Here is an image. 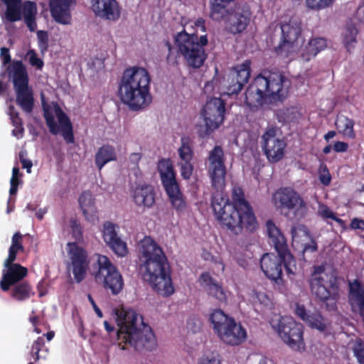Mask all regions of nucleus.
<instances>
[{"label":"nucleus","mask_w":364,"mask_h":364,"mask_svg":"<svg viewBox=\"0 0 364 364\" xmlns=\"http://www.w3.org/2000/svg\"><path fill=\"white\" fill-rule=\"evenodd\" d=\"M211 205L221 228L230 233L237 235L243 231L252 233L257 230L259 225L253 208L242 187H232L230 201L224 192L213 195Z\"/></svg>","instance_id":"obj_1"},{"label":"nucleus","mask_w":364,"mask_h":364,"mask_svg":"<svg viewBox=\"0 0 364 364\" xmlns=\"http://www.w3.org/2000/svg\"><path fill=\"white\" fill-rule=\"evenodd\" d=\"M118 330L107 321L104 326L107 333H116L117 344L122 350L134 349L139 353L152 351L157 347V341L152 328L146 324L141 316L133 310H122L117 315Z\"/></svg>","instance_id":"obj_2"},{"label":"nucleus","mask_w":364,"mask_h":364,"mask_svg":"<svg viewBox=\"0 0 364 364\" xmlns=\"http://www.w3.org/2000/svg\"><path fill=\"white\" fill-rule=\"evenodd\" d=\"M144 279L152 289L163 296H169L174 292L171 271L162 249L149 237H145L140 243Z\"/></svg>","instance_id":"obj_3"},{"label":"nucleus","mask_w":364,"mask_h":364,"mask_svg":"<svg viewBox=\"0 0 364 364\" xmlns=\"http://www.w3.org/2000/svg\"><path fill=\"white\" fill-rule=\"evenodd\" d=\"M289 85V80L279 71L263 70L246 90V105L252 109L283 102L288 95Z\"/></svg>","instance_id":"obj_4"},{"label":"nucleus","mask_w":364,"mask_h":364,"mask_svg":"<svg viewBox=\"0 0 364 364\" xmlns=\"http://www.w3.org/2000/svg\"><path fill=\"white\" fill-rule=\"evenodd\" d=\"M151 76L148 70L139 66L126 68L119 80L118 95L121 101L131 109L146 107L151 100Z\"/></svg>","instance_id":"obj_5"},{"label":"nucleus","mask_w":364,"mask_h":364,"mask_svg":"<svg viewBox=\"0 0 364 364\" xmlns=\"http://www.w3.org/2000/svg\"><path fill=\"white\" fill-rule=\"evenodd\" d=\"M269 243L274 246L278 256L273 253H265L260 259V267L265 276L277 284L282 281V268L289 269L294 262L287 240L274 223L269 220L266 223Z\"/></svg>","instance_id":"obj_6"},{"label":"nucleus","mask_w":364,"mask_h":364,"mask_svg":"<svg viewBox=\"0 0 364 364\" xmlns=\"http://www.w3.org/2000/svg\"><path fill=\"white\" fill-rule=\"evenodd\" d=\"M174 41L178 50L173 47L168 40L164 41L168 49L166 60L169 65H177L181 55L188 65L191 68H199L203 65L207 58L204 48L208 43L207 35H203L199 38L197 34H188L183 30L175 36Z\"/></svg>","instance_id":"obj_7"},{"label":"nucleus","mask_w":364,"mask_h":364,"mask_svg":"<svg viewBox=\"0 0 364 364\" xmlns=\"http://www.w3.org/2000/svg\"><path fill=\"white\" fill-rule=\"evenodd\" d=\"M309 284L312 294L326 304V309L328 311L336 309L339 287L338 277L334 274L326 272L322 265L314 266Z\"/></svg>","instance_id":"obj_8"},{"label":"nucleus","mask_w":364,"mask_h":364,"mask_svg":"<svg viewBox=\"0 0 364 364\" xmlns=\"http://www.w3.org/2000/svg\"><path fill=\"white\" fill-rule=\"evenodd\" d=\"M6 71L12 80L16 103L25 113H31L34 107L33 90L29 85V77L25 65L21 60H14L6 68Z\"/></svg>","instance_id":"obj_9"},{"label":"nucleus","mask_w":364,"mask_h":364,"mask_svg":"<svg viewBox=\"0 0 364 364\" xmlns=\"http://www.w3.org/2000/svg\"><path fill=\"white\" fill-rule=\"evenodd\" d=\"M273 200L277 208L289 218L299 220L306 213L307 206L304 198L291 188L278 189L273 196Z\"/></svg>","instance_id":"obj_10"},{"label":"nucleus","mask_w":364,"mask_h":364,"mask_svg":"<svg viewBox=\"0 0 364 364\" xmlns=\"http://www.w3.org/2000/svg\"><path fill=\"white\" fill-rule=\"evenodd\" d=\"M161 183L168 197L172 207L180 213L185 210L186 202L176 180V173L169 159H161L157 165Z\"/></svg>","instance_id":"obj_11"},{"label":"nucleus","mask_w":364,"mask_h":364,"mask_svg":"<svg viewBox=\"0 0 364 364\" xmlns=\"http://www.w3.org/2000/svg\"><path fill=\"white\" fill-rule=\"evenodd\" d=\"M271 326L290 348L299 352L305 350L304 326L292 317L280 316L277 320L272 319Z\"/></svg>","instance_id":"obj_12"},{"label":"nucleus","mask_w":364,"mask_h":364,"mask_svg":"<svg viewBox=\"0 0 364 364\" xmlns=\"http://www.w3.org/2000/svg\"><path fill=\"white\" fill-rule=\"evenodd\" d=\"M97 270L94 276L96 282L110 291L112 295L119 294L124 287V279L117 267L105 255H97Z\"/></svg>","instance_id":"obj_13"},{"label":"nucleus","mask_w":364,"mask_h":364,"mask_svg":"<svg viewBox=\"0 0 364 364\" xmlns=\"http://www.w3.org/2000/svg\"><path fill=\"white\" fill-rule=\"evenodd\" d=\"M282 37L275 50L278 54L295 52L304 42L302 24L299 17L292 16L288 21L282 22L280 25Z\"/></svg>","instance_id":"obj_14"},{"label":"nucleus","mask_w":364,"mask_h":364,"mask_svg":"<svg viewBox=\"0 0 364 364\" xmlns=\"http://www.w3.org/2000/svg\"><path fill=\"white\" fill-rule=\"evenodd\" d=\"M225 154L221 146L216 145L209 152L208 174L210 179L212 196L224 192L225 188L226 167Z\"/></svg>","instance_id":"obj_15"},{"label":"nucleus","mask_w":364,"mask_h":364,"mask_svg":"<svg viewBox=\"0 0 364 364\" xmlns=\"http://www.w3.org/2000/svg\"><path fill=\"white\" fill-rule=\"evenodd\" d=\"M68 257V270L71 272L77 283L82 282L90 267V259L87 251L76 242H69L66 245Z\"/></svg>","instance_id":"obj_16"},{"label":"nucleus","mask_w":364,"mask_h":364,"mask_svg":"<svg viewBox=\"0 0 364 364\" xmlns=\"http://www.w3.org/2000/svg\"><path fill=\"white\" fill-rule=\"evenodd\" d=\"M43 117L46 120V125L49 129V132L57 135L61 128V135L67 144H73L75 142V136L73 133V124L68 116L62 110L58 105L54 107V111L58 118V125L55 121V118L50 107L48 105H43Z\"/></svg>","instance_id":"obj_17"},{"label":"nucleus","mask_w":364,"mask_h":364,"mask_svg":"<svg viewBox=\"0 0 364 364\" xmlns=\"http://www.w3.org/2000/svg\"><path fill=\"white\" fill-rule=\"evenodd\" d=\"M225 102L220 97H211L208 100L202 109L205 125L204 134L202 137L209 136L215 129L220 127L225 119Z\"/></svg>","instance_id":"obj_18"},{"label":"nucleus","mask_w":364,"mask_h":364,"mask_svg":"<svg viewBox=\"0 0 364 364\" xmlns=\"http://www.w3.org/2000/svg\"><path fill=\"white\" fill-rule=\"evenodd\" d=\"M277 129L274 127L267 128L262 136L261 146L268 161L274 164L284 156L286 142L277 136Z\"/></svg>","instance_id":"obj_19"},{"label":"nucleus","mask_w":364,"mask_h":364,"mask_svg":"<svg viewBox=\"0 0 364 364\" xmlns=\"http://www.w3.org/2000/svg\"><path fill=\"white\" fill-rule=\"evenodd\" d=\"M251 73V61L245 60L242 64L235 67L228 76L226 93L228 95H236L242 90L248 82Z\"/></svg>","instance_id":"obj_20"},{"label":"nucleus","mask_w":364,"mask_h":364,"mask_svg":"<svg viewBox=\"0 0 364 364\" xmlns=\"http://www.w3.org/2000/svg\"><path fill=\"white\" fill-rule=\"evenodd\" d=\"M250 17L251 12L248 6H236L225 22L226 28L232 33H240L246 29Z\"/></svg>","instance_id":"obj_21"},{"label":"nucleus","mask_w":364,"mask_h":364,"mask_svg":"<svg viewBox=\"0 0 364 364\" xmlns=\"http://www.w3.org/2000/svg\"><path fill=\"white\" fill-rule=\"evenodd\" d=\"M4 266L5 269L2 272L0 287L3 291H8L12 285L23 281L28 274V269L20 264Z\"/></svg>","instance_id":"obj_22"},{"label":"nucleus","mask_w":364,"mask_h":364,"mask_svg":"<svg viewBox=\"0 0 364 364\" xmlns=\"http://www.w3.org/2000/svg\"><path fill=\"white\" fill-rule=\"evenodd\" d=\"M132 197L134 204L144 210L152 208L156 201V192L151 185L138 184L132 191Z\"/></svg>","instance_id":"obj_23"},{"label":"nucleus","mask_w":364,"mask_h":364,"mask_svg":"<svg viewBox=\"0 0 364 364\" xmlns=\"http://www.w3.org/2000/svg\"><path fill=\"white\" fill-rule=\"evenodd\" d=\"M75 0H50V14L55 22L68 25L71 23V6Z\"/></svg>","instance_id":"obj_24"},{"label":"nucleus","mask_w":364,"mask_h":364,"mask_svg":"<svg viewBox=\"0 0 364 364\" xmlns=\"http://www.w3.org/2000/svg\"><path fill=\"white\" fill-rule=\"evenodd\" d=\"M92 9L96 15L109 21H117L120 8L116 0H92Z\"/></svg>","instance_id":"obj_25"},{"label":"nucleus","mask_w":364,"mask_h":364,"mask_svg":"<svg viewBox=\"0 0 364 364\" xmlns=\"http://www.w3.org/2000/svg\"><path fill=\"white\" fill-rule=\"evenodd\" d=\"M220 339L230 346H238L247 338V332L240 323H237L235 320H231L227 324L226 328L219 336Z\"/></svg>","instance_id":"obj_26"},{"label":"nucleus","mask_w":364,"mask_h":364,"mask_svg":"<svg viewBox=\"0 0 364 364\" xmlns=\"http://www.w3.org/2000/svg\"><path fill=\"white\" fill-rule=\"evenodd\" d=\"M198 282L200 285L209 296L221 302H225L227 301V294L223 286L218 283L209 272H203L200 275Z\"/></svg>","instance_id":"obj_27"},{"label":"nucleus","mask_w":364,"mask_h":364,"mask_svg":"<svg viewBox=\"0 0 364 364\" xmlns=\"http://www.w3.org/2000/svg\"><path fill=\"white\" fill-rule=\"evenodd\" d=\"M295 314L311 328L318 329L320 331L326 330V321L319 312H308L304 305L296 304Z\"/></svg>","instance_id":"obj_28"},{"label":"nucleus","mask_w":364,"mask_h":364,"mask_svg":"<svg viewBox=\"0 0 364 364\" xmlns=\"http://www.w3.org/2000/svg\"><path fill=\"white\" fill-rule=\"evenodd\" d=\"M78 201L85 219L90 223L97 221V212L92 194L90 191H84L79 197Z\"/></svg>","instance_id":"obj_29"},{"label":"nucleus","mask_w":364,"mask_h":364,"mask_svg":"<svg viewBox=\"0 0 364 364\" xmlns=\"http://www.w3.org/2000/svg\"><path fill=\"white\" fill-rule=\"evenodd\" d=\"M327 46L326 40L323 38H314L305 46L301 53V58L304 61L314 58L319 52Z\"/></svg>","instance_id":"obj_30"},{"label":"nucleus","mask_w":364,"mask_h":364,"mask_svg":"<svg viewBox=\"0 0 364 364\" xmlns=\"http://www.w3.org/2000/svg\"><path fill=\"white\" fill-rule=\"evenodd\" d=\"M233 319L232 317L229 316L220 309L214 310L209 316V321L213 325V330L218 337L226 328L227 324Z\"/></svg>","instance_id":"obj_31"},{"label":"nucleus","mask_w":364,"mask_h":364,"mask_svg":"<svg viewBox=\"0 0 364 364\" xmlns=\"http://www.w3.org/2000/svg\"><path fill=\"white\" fill-rule=\"evenodd\" d=\"M10 289L11 296L18 301H26L35 294L31 285L27 281H22L12 285Z\"/></svg>","instance_id":"obj_32"},{"label":"nucleus","mask_w":364,"mask_h":364,"mask_svg":"<svg viewBox=\"0 0 364 364\" xmlns=\"http://www.w3.org/2000/svg\"><path fill=\"white\" fill-rule=\"evenodd\" d=\"M115 160H117L115 149L109 144L102 146L95 154V164L100 171L106 164Z\"/></svg>","instance_id":"obj_33"},{"label":"nucleus","mask_w":364,"mask_h":364,"mask_svg":"<svg viewBox=\"0 0 364 364\" xmlns=\"http://www.w3.org/2000/svg\"><path fill=\"white\" fill-rule=\"evenodd\" d=\"M21 7L26 26L31 31H35L37 28L36 22V16L37 14L36 4L34 1H26Z\"/></svg>","instance_id":"obj_34"},{"label":"nucleus","mask_w":364,"mask_h":364,"mask_svg":"<svg viewBox=\"0 0 364 364\" xmlns=\"http://www.w3.org/2000/svg\"><path fill=\"white\" fill-rule=\"evenodd\" d=\"M358 33V30L357 29L355 24L352 22H348L346 23L343 42V44L348 52H350L351 49L355 48V46L357 43V35Z\"/></svg>","instance_id":"obj_35"},{"label":"nucleus","mask_w":364,"mask_h":364,"mask_svg":"<svg viewBox=\"0 0 364 364\" xmlns=\"http://www.w3.org/2000/svg\"><path fill=\"white\" fill-rule=\"evenodd\" d=\"M6 9L5 18L9 22H16L21 18V0H13L5 3Z\"/></svg>","instance_id":"obj_36"},{"label":"nucleus","mask_w":364,"mask_h":364,"mask_svg":"<svg viewBox=\"0 0 364 364\" xmlns=\"http://www.w3.org/2000/svg\"><path fill=\"white\" fill-rule=\"evenodd\" d=\"M335 124L338 132L350 139L355 138L354 121L353 119L346 116H340L337 117Z\"/></svg>","instance_id":"obj_37"},{"label":"nucleus","mask_w":364,"mask_h":364,"mask_svg":"<svg viewBox=\"0 0 364 364\" xmlns=\"http://www.w3.org/2000/svg\"><path fill=\"white\" fill-rule=\"evenodd\" d=\"M33 358V362L36 363L40 359H46L48 354V349L45 347V341L43 336H39L33 341L30 352Z\"/></svg>","instance_id":"obj_38"},{"label":"nucleus","mask_w":364,"mask_h":364,"mask_svg":"<svg viewBox=\"0 0 364 364\" xmlns=\"http://www.w3.org/2000/svg\"><path fill=\"white\" fill-rule=\"evenodd\" d=\"M181 141V146L178 149L181 161H191L193 157V151L190 138L188 136H182Z\"/></svg>","instance_id":"obj_39"},{"label":"nucleus","mask_w":364,"mask_h":364,"mask_svg":"<svg viewBox=\"0 0 364 364\" xmlns=\"http://www.w3.org/2000/svg\"><path fill=\"white\" fill-rule=\"evenodd\" d=\"M119 257H125L128 253L127 243L118 237L106 244Z\"/></svg>","instance_id":"obj_40"},{"label":"nucleus","mask_w":364,"mask_h":364,"mask_svg":"<svg viewBox=\"0 0 364 364\" xmlns=\"http://www.w3.org/2000/svg\"><path fill=\"white\" fill-rule=\"evenodd\" d=\"M117 228L118 227L115 224L109 221H107L104 223L102 237L106 244L119 237L117 231Z\"/></svg>","instance_id":"obj_41"},{"label":"nucleus","mask_w":364,"mask_h":364,"mask_svg":"<svg viewBox=\"0 0 364 364\" xmlns=\"http://www.w3.org/2000/svg\"><path fill=\"white\" fill-rule=\"evenodd\" d=\"M203 92L208 95L215 93H220V80L214 77L211 80L208 81L203 87Z\"/></svg>","instance_id":"obj_42"},{"label":"nucleus","mask_w":364,"mask_h":364,"mask_svg":"<svg viewBox=\"0 0 364 364\" xmlns=\"http://www.w3.org/2000/svg\"><path fill=\"white\" fill-rule=\"evenodd\" d=\"M70 227L72 230L73 237L77 241L82 240L83 230L80 223L75 218L70 219Z\"/></svg>","instance_id":"obj_43"},{"label":"nucleus","mask_w":364,"mask_h":364,"mask_svg":"<svg viewBox=\"0 0 364 364\" xmlns=\"http://www.w3.org/2000/svg\"><path fill=\"white\" fill-rule=\"evenodd\" d=\"M318 178H319L320 182L323 186H328L331 183V174L327 168V166L323 163H321L319 166Z\"/></svg>","instance_id":"obj_44"},{"label":"nucleus","mask_w":364,"mask_h":364,"mask_svg":"<svg viewBox=\"0 0 364 364\" xmlns=\"http://www.w3.org/2000/svg\"><path fill=\"white\" fill-rule=\"evenodd\" d=\"M38 48L42 53H46L48 49V33L45 31L37 32Z\"/></svg>","instance_id":"obj_45"},{"label":"nucleus","mask_w":364,"mask_h":364,"mask_svg":"<svg viewBox=\"0 0 364 364\" xmlns=\"http://www.w3.org/2000/svg\"><path fill=\"white\" fill-rule=\"evenodd\" d=\"M335 0H306L309 8L312 9H322L333 4Z\"/></svg>","instance_id":"obj_46"},{"label":"nucleus","mask_w":364,"mask_h":364,"mask_svg":"<svg viewBox=\"0 0 364 364\" xmlns=\"http://www.w3.org/2000/svg\"><path fill=\"white\" fill-rule=\"evenodd\" d=\"M181 175L184 179H189L193 174V165L191 161H180Z\"/></svg>","instance_id":"obj_47"},{"label":"nucleus","mask_w":364,"mask_h":364,"mask_svg":"<svg viewBox=\"0 0 364 364\" xmlns=\"http://www.w3.org/2000/svg\"><path fill=\"white\" fill-rule=\"evenodd\" d=\"M10 119L11 120V123L13 126H18L23 125V122L21 118L19 116V113L16 110L14 105H10L9 107V112H8Z\"/></svg>","instance_id":"obj_48"},{"label":"nucleus","mask_w":364,"mask_h":364,"mask_svg":"<svg viewBox=\"0 0 364 364\" xmlns=\"http://www.w3.org/2000/svg\"><path fill=\"white\" fill-rule=\"evenodd\" d=\"M28 55L29 56V63L36 67L37 69L41 70L43 67V61L38 58L36 53L33 50H30L28 52Z\"/></svg>","instance_id":"obj_49"},{"label":"nucleus","mask_w":364,"mask_h":364,"mask_svg":"<svg viewBox=\"0 0 364 364\" xmlns=\"http://www.w3.org/2000/svg\"><path fill=\"white\" fill-rule=\"evenodd\" d=\"M22 235L19 232H16L14 234L11 238V248L18 250L20 252L24 251V247L22 245Z\"/></svg>","instance_id":"obj_50"},{"label":"nucleus","mask_w":364,"mask_h":364,"mask_svg":"<svg viewBox=\"0 0 364 364\" xmlns=\"http://www.w3.org/2000/svg\"><path fill=\"white\" fill-rule=\"evenodd\" d=\"M354 353L358 362L360 364H364V343L360 339L356 342Z\"/></svg>","instance_id":"obj_51"},{"label":"nucleus","mask_w":364,"mask_h":364,"mask_svg":"<svg viewBox=\"0 0 364 364\" xmlns=\"http://www.w3.org/2000/svg\"><path fill=\"white\" fill-rule=\"evenodd\" d=\"M26 152L21 151L19 153V159L22 165V168H26V171L28 173H31V169L33 166L32 161L26 158Z\"/></svg>","instance_id":"obj_52"},{"label":"nucleus","mask_w":364,"mask_h":364,"mask_svg":"<svg viewBox=\"0 0 364 364\" xmlns=\"http://www.w3.org/2000/svg\"><path fill=\"white\" fill-rule=\"evenodd\" d=\"M20 252L18 250H15L9 247L8 257L5 259L4 264L9 265L15 264L14 262L16 259L17 253Z\"/></svg>","instance_id":"obj_53"},{"label":"nucleus","mask_w":364,"mask_h":364,"mask_svg":"<svg viewBox=\"0 0 364 364\" xmlns=\"http://www.w3.org/2000/svg\"><path fill=\"white\" fill-rule=\"evenodd\" d=\"M20 252L18 250H15L9 247L8 257L5 259L4 264L9 265L15 264L14 262L16 259L17 253Z\"/></svg>","instance_id":"obj_54"},{"label":"nucleus","mask_w":364,"mask_h":364,"mask_svg":"<svg viewBox=\"0 0 364 364\" xmlns=\"http://www.w3.org/2000/svg\"><path fill=\"white\" fill-rule=\"evenodd\" d=\"M1 58L2 60V63L4 65L11 63V59L9 48L6 47H3L1 48Z\"/></svg>","instance_id":"obj_55"},{"label":"nucleus","mask_w":364,"mask_h":364,"mask_svg":"<svg viewBox=\"0 0 364 364\" xmlns=\"http://www.w3.org/2000/svg\"><path fill=\"white\" fill-rule=\"evenodd\" d=\"M350 228L364 230V220L357 218H353L350 224Z\"/></svg>","instance_id":"obj_56"},{"label":"nucleus","mask_w":364,"mask_h":364,"mask_svg":"<svg viewBox=\"0 0 364 364\" xmlns=\"http://www.w3.org/2000/svg\"><path fill=\"white\" fill-rule=\"evenodd\" d=\"M348 144L343 141H336L333 145V150L336 152H345L348 150Z\"/></svg>","instance_id":"obj_57"},{"label":"nucleus","mask_w":364,"mask_h":364,"mask_svg":"<svg viewBox=\"0 0 364 364\" xmlns=\"http://www.w3.org/2000/svg\"><path fill=\"white\" fill-rule=\"evenodd\" d=\"M88 299H89L90 304H92V308H93L95 314H97V316L99 318H102L103 317V314H102V311L97 306V305L96 304L95 300L93 299V298L92 297V296L90 294L88 295Z\"/></svg>","instance_id":"obj_58"},{"label":"nucleus","mask_w":364,"mask_h":364,"mask_svg":"<svg viewBox=\"0 0 364 364\" xmlns=\"http://www.w3.org/2000/svg\"><path fill=\"white\" fill-rule=\"evenodd\" d=\"M317 250V244L314 240H311L310 243L306 244L304 247V252H314Z\"/></svg>","instance_id":"obj_59"},{"label":"nucleus","mask_w":364,"mask_h":364,"mask_svg":"<svg viewBox=\"0 0 364 364\" xmlns=\"http://www.w3.org/2000/svg\"><path fill=\"white\" fill-rule=\"evenodd\" d=\"M321 215L323 218H330L332 220L336 216L335 213L328 207H326L323 210H322V211L321 212Z\"/></svg>","instance_id":"obj_60"},{"label":"nucleus","mask_w":364,"mask_h":364,"mask_svg":"<svg viewBox=\"0 0 364 364\" xmlns=\"http://www.w3.org/2000/svg\"><path fill=\"white\" fill-rule=\"evenodd\" d=\"M141 158V154L140 153H132L129 156V161L132 164L134 165H138L139 161Z\"/></svg>","instance_id":"obj_61"},{"label":"nucleus","mask_w":364,"mask_h":364,"mask_svg":"<svg viewBox=\"0 0 364 364\" xmlns=\"http://www.w3.org/2000/svg\"><path fill=\"white\" fill-rule=\"evenodd\" d=\"M14 127H15V129H13V131H12L14 136H18L19 135L23 134V133L24 132L23 125H21V127H18V126H14Z\"/></svg>","instance_id":"obj_62"},{"label":"nucleus","mask_w":364,"mask_h":364,"mask_svg":"<svg viewBox=\"0 0 364 364\" xmlns=\"http://www.w3.org/2000/svg\"><path fill=\"white\" fill-rule=\"evenodd\" d=\"M196 26L198 28H200L202 31H203V32L205 31V20L203 18H198L196 21Z\"/></svg>","instance_id":"obj_63"},{"label":"nucleus","mask_w":364,"mask_h":364,"mask_svg":"<svg viewBox=\"0 0 364 364\" xmlns=\"http://www.w3.org/2000/svg\"><path fill=\"white\" fill-rule=\"evenodd\" d=\"M201 364H220V362L219 360L213 358V359H203L201 362Z\"/></svg>","instance_id":"obj_64"}]
</instances>
